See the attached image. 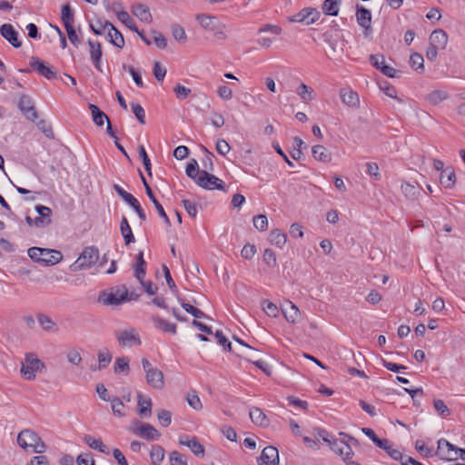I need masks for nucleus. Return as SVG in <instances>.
<instances>
[{
	"label": "nucleus",
	"mask_w": 465,
	"mask_h": 465,
	"mask_svg": "<svg viewBox=\"0 0 465 465\" xmlns=\"http://www.w3.org/2000/svg\"><path fill=\"white\" fill-rule=\"evenodd\" d=\"M196 20L199 22L201 26L208 31H215L216 29H219V27H225L224 25L219 23L217 18L213 15H197Z\"/></svg>",
	"instance_id": "18"
},
{
	"label": "nucleus",
	"mask_w": 465,
	"mask_h": 465,
	"mask_svg": "<svg viewBox=\"0 0 465 465\" xmlns=\"http://www.w3.org/2000/svg\"><path fill=\"white\" fill-rule=\"evenodd\" d=\"M259 465H278L279 464V451L273 446L265 447L257 459Z\"/></svg>",
	"instance_id": "13"
},
{
	"label": "nucleus",
	"mask_w": 465,
	"mask_h": 465,
	"mask_svg": "<svg viewBox=\"0 0 465 465\" xmlns=\"http://www.w3.org/2000/svg\"><path fill=\"white\" fill-rule=\"evenodd\" d=\"M356 19L360 26L365 29V35L367 36L371 31V13L369 9L357 5Z\"/></svg>",
	"instance_id": "15"
},
{
	"label": "nucleus",
	"mask_w": 465,
	"mask_h": 465,
	"mask_svg": "<svg viewBox=\"0 0 465 465\" xmlns=\"http://www.w3.org/2000/svg\"><path fill=\"white\" fill-rule=\"evenodd\" d=\"M89 110L91 111L93 121L94 124L98 126H103L104 124V121L108 122L109 118L107 115L99 109L98 106L93 104H89Z\"/></svg>",
	"instance_id": "33"
},
{
	"label": "nucleus",
	"mask_w": 465,
	"mask_h": 465,
	"mask_svg": "<svg viewBox=\"0 0 465 465\" xmlns=\"http://www.w3.org/2000/svg\"><path fill=\"white\" fill-rule=\"evenodd\" d=\"M173 92L175 93L176 97L179 100H184L191 94V89L187 88L180 84H176L173 88Z\"/></svg>",
	"instance_id": "63"
},
{
	"label": "nucleus",
	"mask_w": 465,
	"mask_h": 465,
	"mask_svg": "<svg viewBox=\"0 0 465 465\" xmlns=\"http://www.w3.org/2000/svg\"><path fill=\"white\" fill-rule=\"evenodd\" d=\"M27 252L33 261L41 262L45 266L57 264L63 259L61 252L52 249L31 247Z\"/></svg>",
	"instance_id": "1"
},
{
	"label": "nucleus",
	"mask_w": 465,
	"mask_h": 465,
	"mask_svg": "<svg viewBox=\"0 0 465 465\" xmlns=\"http://www.w3.org/2000/svg\"><path fill=\"white\" fill-rule=\"evenodd\" d=\"M424 59L421 54L414 53L410 57L411 66L418 73H422L424 70Z\"/></svg>",
	"instance_id": "41"
},
{
	"label": "nucleus",
	"mask_w": 465,
	"mask_h": 465,
	"mask_svg": "<svg viewBox=\"0 0 465 465\" xmlns=\"http://www.w3.org/2000/svg\"><path fill=\"white\" fill-rule=\"evenodd\" d=\"M152 321L153 322L155 328L162 330L164 332H171L173 334L176 333L177 326L175 323L169 322L158 315H153L152 317Z\"/></svg>",
	"instance_id": "25"
},
{
	"label": "nucleus",
	"mask_w": 465,
	"mask_h": 465,
	"mask_svg": "<svg viewBox=\"0 0 465 465\" xmlns=\"http://www.w3.org/2000/svg\"><path fill=\"white\" fill-rule=\"evenodd\" d=\"M341 0H324L322 4V11L325 15L336 16L339 14Z\"/></svg>",
	"instance_id": "35"
},
{
	"label": "nucleus",
	"mask_w": 465,
	"mask_h": 465,
	"mask_svg": "<svg viewBox=\"0 0 465 465\" xmlns=\"http://www.w3.org/2000/svg\"><path fill=\"white\" fill-rule=\"evenodd\" d=\"M262 310L270 317H277L279 314V309L276 304L268 300L262 302Z\"/></svg>",
	"instance_id": "53"
},
{
	"label": "nucleus",
	"mask_w": 465,
	"mask_h": 465,
	"mask_svg": "<svg viewBox=\"0 0 465 465\" xmlns=\"http://www.w3.org/2000/svg\"><path fill=\"white\" fill-rule=\"evenodd\" d=\"M88 45L90 48V57L94 67L102 72L101 59L103 55L102 45L98 41L88 40Z\"/></svg>",
	"instance_id": "19"
},
{
	"label": "nucleus",
	"mask_w": 465,
	"mask_h": 465,
	"mask_svg": "<svg viewBox=\"0 0 465 465\" xmlns=\"http://www.w3.org/2000/svg\"><path fill=\"white\" fill-rule=\"evenodd\" d=\"M181 306L186 312L192 314L195 320L207 318V315L203 311L191 305L190 303L185 302L184 301L181 302Z\"/></svg>",
	"instance_id": "44"
},
{
	"label": "nucleus",
	"mask_w": 465,
	"mask_h": 465,
	"mask_svg": "<svg viewBox=\"0 0 465 465\" xmlns=\"http://www.w3.org/2000/svg\"><path fill=\"white\" fill-rule=\"evenodd\" d=\"M179 444L187 446L192 452L197 457L204 456V447L199 442V440L193 437L189 439L188 436H181L179 439Z\"/></svg>",
	"instance_id": "17"
},
{
	"label": "nucleus",
	"mask_w": 465,
	"mask_h": 465,
	"mask_svg": "<svg viewBox=\"0 0 465 465\" xmlns=\"http://www.w3.org/2000/svg\"><path fill=\"white\" fill-rule=\"evenodd\" d=\"M120 231L124 240V243L126 245H129L135 242L133 231L125 216H123L121 219Z\"/></svg>",
	"instance_id": "26"
},
{
	"label": "nucleus",
	"mask_w": 465,
	"mask_h": 465,
	"mask_svg": "<svg viewBox=\"0 0 465 465\" xmlns=\"http://www.w3.org/2000/svg\"><path fill=\"white\" fill-rule=\"evenodd\" d=\"M321 14L320 12L315 8H303L299 13L295 14L292 17L289 18L290 22L292 23H303L307 25H312L315 23Z\"/></svg>",
	"instance_id": "9"
},
{
	"label": "nucleus",
	"mask_w": 465,
	"mask_h": 465,
	"mask_svg": "<svg viewBox=\"0 0 465 465\" xmlns=\"http://www.w3.org/2000/svg\"><path fill=\"white\" fill-rule=\"evenodd\" d=\"M157 418L163 427H168L172 422V413L166 410H159L157 411Z\"/></svg>",
	"instance_id": "58"
},
{
	"label": "nucleus",
	"mask_w": 465,
	"mask_h": 465,
	"mask_svg": "<svg viewBox=\"0 0 465 465\" xmlns=\"http://www.w3.org/2000/svg\"><path fill=\"white\" fill-rule=\"evenodd\" d=\"M0 35L8 41L14 47L19 48L22 42L18 39V33L10 24H4L0 26Z\"/></svg>",
	"instance_id": "16"
},
{
	"label": "nucleus",
	"mask_w": 465,
	"mask_h": 465,
	"mask_svg": "<svg viewBox=\"0 0 465 465\" xmlns=\"http://www.w3.org/2000/svg\"><path fill=\"white\" fill-rule=\"evenodd\" d=\"M138 406H139V414L143 417L151 416L152 414V401L151 400H143L142 393H138Z\"/></svg>",
	"instance_id": "36"
},
{
	"label": "nucleus",
	"mask_w": 465,
	"mask_h": 465,
	"mask_svg": "<svg viewBox=\"0 0 465 465\" xmlns=\"http://www.w3.org/2000/svg\"><path fill=\"white\" fill-rule=\"evenodd\" d=\"M61 19L64 27L73 25L74 22V12L69 4H65L63 5L61 11Z\"/></svg>",
	"instance_id": "37"
},
{
	"label": "nucleus",
	"mask_w": 465,
	"mask_h": 465,
	"mask_svg": "<svg viewBox=\"0 0 465 465\" xmlns=\"http://www.w3.org/2000/svg\"><path fill=\"white\" fill-rule=\"evenodd\" d=\"M169 460L171 465H187L186 456L176 450L170 452Z\"/></svg>",
	"instance_id": "47"
},
{
	"label": "nucleus",
	"mask_w": 465,
	"mask_h": 465,
	"mask_svg": "<svg viewBox=\"0 0 465 465\" xmlns=\"http://www.w3.org/2000/svg\"><path fill=\"white\" fill-rule=\"evenodd\" d=\"M18 108L30 121L35 122L38 118L37 111L32 98L27 94H22L18 102Z\"/></svg>",
	"instance_id": "11"
},
{
	"label": "nucleus",
	"mask_w": 465,
	"mask_h": 465,
	"mask_svg": "<svg viewBox=\"0 0 465 465\" xmlns=\"http://www.w3.org/2000/svg\"><path fill=\"white\" fill-rule=\"evenodd\" d=\"M149 199L155 206L159 216L164 220L165 224L167 226H171L170 219H169L168 215L166 214L163 205L159 203V201L156 199V197L154 195H153V196L149 197Z\"/></svg>",
	"instance_id": "50"
},
{
	"label": "nucleus",
	"mask_w": 465,
	"mask_h": 465,
	"mask_svg": "<svg viewBox=\"0 0 465 465\" xmlns=\"http://www.w3.org/2000/svg\"><path fill=\"white\" fill-rule=\"evenodd\" d=\"M263 261L271 268L277 264L275 252L271 249H266L263 252Z\"/></svg>",
	"instance_id": "61"
},
{
	"label": "nucleus",
	"mask_w": 465,
	"mask_h": 465,
	"mask_svg": "<svg viewBox=\"0 0 465 465\" xmlns=\"http://www.w3.org/2000/svg\"><path fill=\"white\" fill-rule=\"evenodd\" d=\"M44 367V363L34 354H27L25 363L22 364L21 373L25 379L32 381L35 378V372Z\"/></svg>",
	"instance_id": "4"
},
{
	"label": "nucleus",
	"mask_w": 465,
	"mask_h": 465,
	"mask_svg": "<svg viewBox=\"0 0 465 465\" xmlns=\"http://www.w3.org/2000/svg\"><path fill=\"white\" fill-rule=\"evenodd\" d=\"M187 402L188 404L194 410H201L203 405H202V402L200 401V398L199 396L195 393V391L192 392V393H188V396H187Z\"/></svg>",
	"instance_id": "64"
},
{
	"label": "nucleus",
	"mask_w": 465,
	"mask_h": 465,
	"mask_svg": "<svg viewBox=\"0 0 465 465\" xmlns=\"http://www.w3.org/2000/svg\"><path fill=\"white\" fill-rule=\"evenodd\" d=\"M440 184L446 189H451L456 182L455 171L452 166H447L440 175Z\"/></svg>",
	"instance_id": "22"
},
{
	"label": "nucleus",
	"mask_w": 465,
	"mask_h": 465,
	"mask_svg": "<svg viewBox=\"0 0 465 465\" xmlns=\"http://www.w3.org/2000/svg\"><path fill=\"white\" fill-rule=\"evenodd\" d=\"M201 176L196 179V183L200 187L207 190H224L223 182L216 177L215 175L209 173L208 172L202 170Z\"/></svg>",
	"instance_id": "7"
},
{
	"label": "nucleus",
	"mask_w": 465,
	"mask_h": 465,
	"mask_svg": "<svg viewBox=\"0 0 465 465\" xmlns=\"http://www.w3.org/2000/svg\"><path fill=\"white\" fill-rule=\"evenodd\" d=\"M120 346L132 347L134 344L141 345L140 336L134 328H129L115 332Z\"/></svg>",
	"instance_id": "6"
},
{
	"label": "nucleus",
	"mask_w": 465,
	"mask_h": 465,
	"mask_svg": "<svg viewBox=\"0 0 465 465\" xmlns=\"http://www.w3.org/2000/svg\"><path fill=\"white\" fill-rule=\"evenodd\" d=\"M146 381L153 389L160 390L163 387V374L157 368L151 370L146 373Z\"/></svg>",
	"instance_id": "21"
},
{
	"label": "nucleus",
	"mask_w": 465,
	"mask_h": 465,
	"mask_svg": "<svg viewBox=\"0 0 465 465\" xmlns=\"http://www.w3.org/2000/svg\"><path fill=\"white\" fill-rule=\"evenodd\" d=\"M250 418L252 421L259 426L265 427L268 425L269 420L266 418V415L262 412L260 408L252 407L249 411Z\"/></svg>",
	"instance_id": "29"
},
{
	"label": "nucleus",
	"mask_w": 465,
	"mask_h": 465,
	"mask_svg": "<svg viewBox=\"0 0 465 465\" xmlns=\"http://www.w3.org/2000/svg\"><path fill=\"white\" fill-rule=\"evenodd\" d=\"M313 157L321 162L329 163L331 161V153L328 147H310Z\"/></svg>",
	"instance_id": "32"
},
{
	"label": "nucleus",
	"mask_w": 465,
	"mask_h": 465,
	"mask_svg": "<svg viewBox=\"0 0 465 465\" xmlns=\"http://www.w3.org/2000/svg\"><path fill=\"white\" fill-rule=\"evenodd\" d=\"M433 406L438 414L443 418L450 414V409L442 400H434Z\"/></svg>",
	"instance_id": "54"
},
{
	"label": "nucleus",
	"mask_w": 465,
	"mask_h": 465,
	"mask_svg": "<svg viewBox=\"0 0 465 465\" xmlns=\"http://www.w3.org/2000/svg\"><path fill=\"white\" fill-rule=\"evenodd\" d=\"M286 234L280 229H273L269 234V241L272 244L282 248L286 243Z\"/></svg>",
	"instance_id": "31"
},
{
	"label": "nucleus",
	"mask_w": 465,
	"mask_h": 465,
	"mask_svg": "<svg viewBox=\"0 0 465 465\" xmlns=\"http://www.w3.org/2000/svg\"><path fill=\"white\" fill-rule=\"evenodd\" d=\"M131 108L140 124H145V111L139 104H131Z\"/></svg>",
	"instance_id": "59"
},
{
	"label": "nucleus",
	"mask_w": 465,
	"mask_h": 465,
	"mask_svg": "<svg viewBox=\"0 0 465 465\" xmlns=\"http://www.w3.org/2000/svg\"><path fill=\"white\" fill-rule=\"evenodd\" d=\"M172 35H173V38L178 42L183 43L187 39L186 33H185L183 27H182L179 25H172Z\"/></svg>",
	"instance_id": "57"
},
{
	"label": "nucleus",
	"mask_w": 465,
	"mask_h": 465,
	"mask_svg": "<svg viewBox=\"0 0 465 465\" xmlns=\"http://www.w3.org/2000/svg\"><path fill=\"white\" fill-rule=\"evenodd\" d=\"M145 265L146 262L143 259V252H140L136 256V263L134 266V276L138 281L143 279L145 275Z\"/></svg>",
	"instance_id": "34"
},
{
	"label": "nucleus",
	"mask_w": 465,
	"mask_h": 465,
	"mask_svg": "<svg viewBox=\"0 0 465 465\" xmlns=\"http://www.w3.org/2000/svg\"><path fill=\"white\" fill-rule=\"evenodd\" d=\"M111 405L114 415L118 417L125 416V413L124 412V404L118 397H114L111 400Z\"/></svg>",
	"instance_id": "49"
},
{
	"label": "nucleus",
	"mask_w": 465,
	"mask_h": 465,
	"mask_svg": "<svg viewBox=\"0 0 465 465\" xmlns=\"http://www.w3.org/2000/svg\"><path fill=\"white\" fill-rule=\"evenodd\" d=\"M132 12L140 21L145 23L152 22V15L146 5L142 4L135 5L132 8Z\"/></svg>",
	"instance_id": "28"
},
{
	"label": "nucleus",
	"mask_w": 465,
	"mask_h": 465,
	"mask_svg": "<svg viewBox=\"0 0 465 465\" xmlns=\"http://www.w3.org/2000/svg\"><path fill=\"white\" fill-rule=\"evenodd\" d=\"M401 191L406 197L411 200L415 199L417 194L419 193V188L409 183H403L401 184Z\"/></svg>",
	"instance_id": "51"
},
{
	"label": "nucleus",
	"mask_w": 465,
	"mask_h": 465,
	"mask_svg": "<svg viewBox=\"0 0 465 465\" xmlns=\"http://www.w3.org/2000/svg\"><path fill=\"white\" fill-rule=\"evenodd\" d=\"M17 443L24 450L31 448L35 453L45 451L46 446L36 432L30 429L23 430L17 436Z\"/></svg>",
	"instance_id": "2"
},
{
	"label": "nucleus",
	"mask_w": 465,
	"mask_h": 465,
	"mask_svg": "<svg viewBox=\"0 0 465 465\" xmlns=\"http://www.w3.org/2000/svg\"><path fill=\"white\" fill-rule=\"evenodd\" d=\"M117 18L133 32H138L134 20L126 11L116 12Z\"/></svg>",
	"instance_id": "40"
},
{
	"label": "nucleus",
	"mask_w": 465,
	"mask_h": 465,
	"mask_svg": "<svg viewBox=\"0 0 465 465\" xmlns=\"http://www.w3.org/2000/svg\"><path fill=\"white\" fill-rule=\"evenodd\" d=\"M437 443L438 448L436 454L440 456V459L446 460H455L458 459L460 448L456 447L445 439H440Z\"/></svg>",
	"instance_id": "5"
},
{
	"label": "nucleus",
	"mask_w": 465,
	"mask_h": 465,
	"mask_svg": "<svg viewBox=\"0 0 465 465\" xmlns=\"http://www.w3.org/2000/svg\"><path fill=\"white\" fill-rule=\"evenodd\" d=\"M338 455L341 456L344 461H347L353 457L354 452L351 449V445L348 442V440H346L341 447Z\"/></svg>",
	"instance_id": "55"
},
{
	"label": "nucleus",
	"mask_w": 465,
	"mask_h": 465,
	"mask_svg": "<svg viewBox=\"0 0 465 465\" xmlns=\"http://www.w3.org/2000/svg\"><path fill=\"white\" fill-rule=\"evenodd\" d=\"M126 286L119 285L112 288L110 292H101L98 297V302L107 306H117L126 302Z\"/></svg>",
	"instance_id": "3"
},
{
	"label": "nucleus",
	"mask_w": 465,
	"mask_h": 465,
	"mask_svg": "<svg viewBox=\"0 0 465 465\" xmlns=\"http://www.w3.org/2000/svg\"><path fill=\"white\" fill-rule=\"evenodd\" d=\"M133 432L146 440H157L161 433L151 424L137 422L136 426L133 429Z\"/></svg>",
	"instance_id": "10"
},
{
	"label": "nucleus",
	"mask_w": 465,
	"mask_h": 465,
	"mask_svg": "<svg viewBox=\"0 0 465 465\" xmlns=\"http://www.w3.org/2000/svg\"><path fill=\"white\" fill-rule=\"evenodd\" d=\"M139 156L143 161L145 171L149 175H152V164L145 147H139Z\"/></svg>",
	"instance_id": "60"
},
{
	"label": "nucleus",
	"mask_w": 465,
	"mask_h": 465,
	"mask_svg": "<svg viewBox=\"0 0 465 465\" xmlns=\"http://www.w3.org/2000/svg\"><path fill=\"white\" fill-rule=\"evenodd\" d=\"M382 444L378 445L377 447L384 450L387 454L393 460L403 461L405 456L401 453V451L398 449H394L391 441L387 439H382Z\"/></svg>",
	"instance_id": "24"
},
{
	"label": "nucleus",
	"mask_w": 465,
	"mask_h": 465,
	"mask_svg": "<svg viewBox=\"0 0 465 465\" xmlns=\"http://www.w3.org/2000/svg\"><path fill=\"white\" fill-rule=\"evenodd\" d=\"M164 449L160 445H153L150 452V458L153 465L160 464L164 458Z\"/></svg>",
	"instance_id": "39"
},
{
	"label": "nucleus",
	"mask_w": 465,
	"mask_h": 465,
	"mask_svg": "<svg viewBox=\"0 0 465 465\" xmlns=\"http://www.w3.org/2000/svg\"><path fill=\"white\" fill-rule=\"evenodd\" d=\"M313 436L316 438V440L322 439L323 442L329 443L331 439L332 438V435L327 431L325 429L322 428H313L312 430Z\"/></svg>",
	"instance_id": "56"
},
{
	"label": "nucleus",
	"mask_w": 465,
	"mask_h": 465,
	"mask_svg": "<svg viewBox=\"0 0 465 465\" xmlns=\"http://www.w3.org/2000/svg\"><path fill=\"white\" fill-rule=\"evenodd\" d=\"M186 174L190 178L193 179L196 182V179L201 176V170L199 169V165L196 160L192 159L186 166Z\"/></svg>",
	"instance_id": "43"
},
{
	"label": "nucleus",
	"mask_w": 465,
	"mask_h": 465,
	"mask_svg": "<svg viewBox=\"0 0 465 465\" xmlns=\"http://www.w3.org/2000/svg\"><path fill=\"white\" fill-rule=\"evenodd\" d=\"M37 321L42 328L46 331H51L55 327V322L47 315L43 313L37 314Z\"/></svg>",
	"instance_id": "45"
},
{
	"label": "nucleus",
	"mask_w": 465,
	"mask_h": 465,
	"mask_svg": "<svg viewBox=\"0 0 465 465\" xmlns=\"http://www.w3.org/2000/svg\"><path fill=\"white\" fill-rule=\"evenodd\" d=\"M448 43V35L442 29L434 30L430 36V45L444 49Z\"/></svg>",
	"instance_id": "23"
},
{
	"label": "nucleus",
	"mask_w": 465,
	"mask_h": 465,
	"mask_svg": "<svg viewBox=\"0 0 465 465\" xmlns=\"http://www.w3.org/2000/svg\"><path fill=\"white\" fill-rule=\"evenodd\" d=\"M282 313L286 321L291 323L297 322L301 317L298 307L292 302H288V307L282 309Z\"/></svg>",
	"instance_id": "27"
},
{
	"label": "nucleus",
	"mask_w": 465,
	"mask_h": 465,
	"mask_svg": "<svg viewBox=\"0 0 465 465\" xmlns=\"http://www.w3.org/2000/svg\"><path fill=\"white\" fill-rule=\"evenodd\" d=\"M340 96L342 103L349 107L356 108L360 105L358 94L351 88H341L340 90Z\"/></svg>",
	"instance_id": "20"
},
{
	"label": "nucleus",
	"mask_w": 465,
	"mask_h": 465,
	"mask_svg": "<svg viewBox=\"0 0 465 465\" xmlns=\"http://www.w3.org/2000/svg\"><path fill=\"white\" fill-rule=\"evenodd\" d=\"M97 356H98V361H99V364H98L99 370L106 368L112 361V354L110 353V351L107 349L104 351H99Z\"/></svg>",
	"instance_id": "48"
},
{
	"label": "nucleus",
	"mask_w": 465,
	"mask_h": 465,
	"mask_svg": "<svg viewBox=\"0 0 465 465\" xmlns=\"http://www.w3.org/2000/svg\"><path fill=\"white\" fill-rule=\"evenodd\" d=\"M123 69L127 70L133 76V80L138 87H143V82L140 74L133 67L123 64Z\"/></svg>",
	"instance_id": "62"
},
{
	"label": "nucleus",
	"mask_w": 465,
	"mask_h": 465,
	"mask_svg": "<svg viewBox=\"0 0 465 465\" xmlns=\"http://www.w3.org/2000/svg\"><path fill=\"white\" fill-rule=\"evenodd\" d=\"M296 93L304 101H312L313 96V89L302 83L296 89Z\"/></svg>",
	"instance_id": "42"
},
{
	"label": "nucleus",
	"mask_w": 465,
	"mask_h": 465,
	"mask_svg": "<svg viewBox=\"0 0 465 465\" xmlns=\"http://www.w3.org/2000/svg\"><path fill=\"white\" fill-rule=\"evenodd\" d=\"M252 222L253 226L261 232H263L268 228V219L264 214L255 215Z\"/></svg>",
	"instance_id": "52"
},
{
	"label": "nucleus",
	"mask_w": 465,
	"mask_h": 465,
	"mask_svg": "<svg viewBox=\"0 0 465 465\" xmlns=\"http://www.w3.org/2000/svg\"><path fill=\"white\" fill-rule=\"evenodd\" d=\"M30 66L37 72V74L41 76L48 80H53L57 78L56 72L50 66L46 65L43 61H41L38 57L32 56L30 59Z\"/></svg>",
	"instance_id": "12"
},
{
	"label": "nucleus",
	"mask_w": 465,
	"mask_h": 465,
	"mask_svg": "<svg viewBox=\"0 0 465 465\" xmlns=\"http://www.w3.org/2000/svg\"><path fill=\"white\" fill-rule=\"evenodd\" d=\"M84 441L92 449L96 450L102 453L108 454L109 450L101 439L95 440L91 435H84Z\"/></svg>",
	"instance_id": "30"
},
{
	"label": "nucleus",
	"mask_w": 465,
	"mask_h": 465,
	"mask_svg": "<svg viewBox=\"0 0 465 465\" xmlns=\"http://www.w3.org/2000/svg\"><path fill=\"white\" fill-rule=\"evenodd\" d=\"M114 369L116 374H121L123 372L127 374L129 371V359L126 357L117 358L114 362Z\"/></svg>",
	"instance_id": "46"
},
{
	"label": "nucleus",
	"mask_w": 465,
	"mask_h": 465,
	"mask_svg": "<svg viewBox=\"0 0 465 465\" xmlns=\"http://www.w3.org/2000/svg\"><path fill=\"white\" fill-rule=\"evenodd\" d=\"M104 29H108L107 37L109 42L114 46L122 49L124 45V38L120 31L109 21L104 22Z\"/></svg>",
	"instance_id": "14"
},
{
	"label": "nucleus",
	"mask_w": 465,
	"mask_h": 465,
	"mask_svg": "<svg viewBox=\"0 0 465 465\" xmlns=\"http://www.w3.org/2000/svg\"><path fill=\"white\" fill-rule=\"evenodd\" d=\"M448 98V94L442 90H435L426 96V100L430 104L436 105Z\"/></svg>",
	"instance_id": "38"
},
{
	"label": "nucleus",
	"mask_w": 465,
	"mask_h": 465,
	"mask_svg": "<svg viewBox=\"0 0 465 465\" xmlns=\"http://www.w3.org/2000/svg\"><path fill=\"white\" fill-rule=\"evenodd\" d=\"M99 258V251L94 246L86 247L79 256L75 263L81 270L90 268Z\"/></svg>",
	"instance_id": "8"
}]
</instances>
